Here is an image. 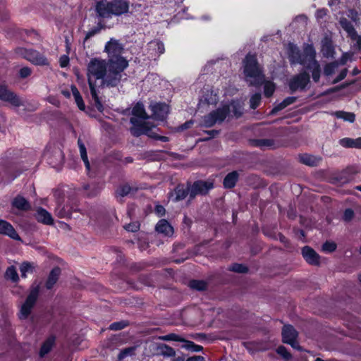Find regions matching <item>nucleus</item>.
I'll use <instances>...</instances> for the list:
<instances>
[{
  "mask_svg": "<svg viewBox=\"0 0 361 361\" xmlns=\"http://www.w3.org/2000/svg\"><path fill=\"white\" fill-rule=\"evenodd\" d=\"M260 101L261 94L259 93L255 94L250 100V107L253 109H256L259 105Z\"/></svg>",
  "mask_w": 361,
  "mask_h": 361,
  "instance_id": "nucleus-41",
  "label": "nucleus"
},
{
  "mask_svg": "<svg viewBox=\"0 0 361 361\" xmlns=\"http://www.w3.org/2000/svg\"><path fill=\"white\" fill-rule=\"evenodd\" d=\"M264 95L267 97H271L275 91V85L273 82L267 81L264 83Z\"/></svg>",
  "mask_w": 361,
  "mask_h": 361,
  "instance_id": "nucleus-40",
  "label": "nucleus"
},
{
  "mask_svg": "<svg viewBox=\"0 0 361 361\" xmlns=\"http://www.w3.org/2000/svg\"><path fill=\"white\" fill-rule=\"evenodd\" d=\"M326 15V11L324 9L319 10L317 12V18H322L323 16Z\"/></svg>",
  "mask_w": 361,
  "mask_h": 361,
  "instance_id": "nucleus-62",
  "label": "nucleus"
},
{
  "mask_svg": "<svg viewBox=\"0 0 361 361\" xmlns=\"http://www.w3.org/2000/svg\"><path fill=\"white\" fill-rule=\"evenodd\" d=\"M302 255L308 264L312 265H318L319 264V255L310 247H304L302 250Z\"/></svg>",
  "mask_w": 361,
  "mask_h": 361,
  "instance_id": "nucleus-16",
  "label": "nucleus"
},
{
  "mask_svg": "<svg viewBox=\"0 0 361 361\" xmlns=\"http://www.w3.org/2000/svg\"><path fill=\"white\" fill-rule=\"evenodd\" d=\"M78 147H79V149H80L81 159L85 164L87 171H89L90 170V164L88 158H87L85 146L84 143L81 141L80 139H78Z\"/></svg>",
  "mask_w": 361,
  "mask_h": 361,
  "instance_id": "nucleus-26",
  "label": "nucleus"
},
{
  "mask_svg": "<svg viewBox=\"0 0 361 361\" xmlns=\"http://www.w3.org/2000/svg\"><path fill=\"white\" fill-rule=\"evenodd\" d=\"M56 212L58 213V215L60 217H66L69 216L70 215V213L68 212L63 211L62 209L59 210V209H57Z\"/></svg>",
  "mask_w": 361,
  "mask_h": 361,
  "instance_id": "nucleus-59",
  "label": "nucleus"
},
{
  "mask_svg": "<svg viewBox=\"0 0 361 361\" xmlns=\"http://www.w3.org/2000/svg\"><path fill=\"white\" fill-rule=\"evenodd\" d=\"M125 229L130 232H136L140 228V224L137 221L130 223L124 226Z\"/></svg>",
  "mask_w": 361,
  "mask_h": 361,
  "instance_id": "nucleus-47",
  "label": "nucleus"
},
{
  "mask_svg": "<svg viewBox=\"0 0 361 361\" xmlns=\"http://www.w3.org/2000/svg\"><path fill=\"white\" fill-rule=\"evenodd\" d=\"M283 341L297 348L298 343L296 341L298 332L291 325H285L282 330Z\"/></svg>",
  "mask_w": 361,
  "mask_h": 361,
  "instance_id": "nucleus-12",
  "label": "nucleus"
},
{
  "mask_svg": "<svg viewBox=\"0 0 361 361\" xmlns=\"http://www.w3.org/2000/svg\"><path fill=\"white\" fill-rule=\"evenodd\" d=\"M289 59L292 63H298L297 59H301V54L299 49L292 44H290Z\"/></svg>",
  "mask_w": 361,
  "mask_h": 361,
  "instance_id": "nucleus-33",
  "label": "nucleus"
},
{
  "mask_svg": "<svg viewBox=\"0 0 361 361\" xmlns=\"http://www.w3.org/2000/svg\"><path fill=\"white\" fill-rule=\"evenodd\" d=\"M348 73V70L346 68L342 70L339 73L338 76L335 79L334 83L338 82L343 79H344Z\"/></svg>",
  "mask_w": 361,
  "mask_h": 361,
  "instance_id": "nucleus-54",
  "label": "nucleus"
},
{
  "mask_svg": "<svg viewBox=\"0 0 361 361\" xmlns=\"http://www.w3.org/2000/svg\"><path fill=\"white\" fill-rule=\"evenodd\" d=\"M155 45L157 46L159 54H163L164 52V46L162 42H156Z\"/></svg>",
  "mask_w": 361,
  "mask_h": 361,
  "instance_id": "nucleus-58",
  "label": "nucleus"
},
{
  "mask_svg": "<svg viewBox=\"0 0 361 361\" xmlns=\"http://www.w3.org/2000/svg\"><path fill=\"white\" fill-rule=\"evenodd\" d=\"M59 62H60V66L62 68H64V67L67 66L68 63H69V58H68V56H67L66 55H63V56H61L60 59H59Z\"/></svg>",
  "mask_w": 361,
  "mask_h": 361,
  "instance_id": "nucleus-53",
  "label": "nucleus"
},
{
  "mask_svg": "<svg viewBox=\"0 0 361 361\" xmlns=\"http://www.w3.org/2000/svg\"><path fill=\"white\" fill-rule=\"evenodd\" d=\"M213 188V183L206 181H196L189 188V199H194L197 195H204Z\"/></svg>",
  "mask_w": 361,
  "mask_h": 361,
  "instance_id": "nucleus-9",
  "label": "nucleus"
},
{
  "mask_svg": "<svg viewBox=\"0 0 361 361\" xmlns=\"http://www.w3.org/2000/svg\"><path fill=\"white\" fill-rule=\"evenodd\" d=\"M19 74H20V78H25L28 77L29 75H30L31 69L28 67H23V68H20V70L19 71Z\"/></svg>",
  "mask_w": 361,
  "mask_h": 361,
  "instance_id": "nucleus-48",
  "label": "nucleus"
},
{
  "mask_svg": "<svg viewBox=\"0 0 361 361\" xmlns=\"http://www.w3.org/2000/svg\"><path fill=\"white\" fill-rule=\"evenodd\" d=\"M153 117L157 120L163 121L169 112V106L164 103H156L150 106Z\"/></svg>",
  "mask_w": 361,
  "mask_h": 361,
  "instance_id": "nucleus-14",
  "label": "nucleus"
},
{
  "mask_svg": "<svg viewBox=\"0 0 361 361\" xmlns=\"http://www.w3.org/2000/svg\"><path fill=\"white\" fill-rule=\"evenodd\" d=\"M39 293V287L38 286L32 288L25 300L22 305L19 317L20 319H26L31 312V310L35 305Z\"/></svg>",
  "mask_w": 361,
  "mask_h": 361,
  "instance_id": "nucleus-7",
  "label": "nucleus"
},
{
  "mask_svg": "<svg viewBox=\"0 0 361 361\" xmlns=\"http://www.w3.org/2000/svg\"><path fill=\"white\" fill-rule=\"evenodd\" d=\"M310 82L309 74L303 72L292 77L289 81V87L292 92L304 90Z\"/></svg>",
  "mask_w": 361,
  "mask_h": 361,
  "instance_id": "nucleus-8",
  "label": "nucleus"
},
{
  "mask_svg": "<svg viewBox=\"0 0 361 361\" xmlns=\"http://www.w3.org/2000/svg\"><path fill=\"white\" fill-rule=\"evenodd\" d=\"M300 161L308 166H316L320 161V159L312 155L303 154L300 157Z\"/></svg>",
  "mask_w": 361,
  "mask_h": 361,
  "instance_id": "nucleus-29",
  "label": "nucleus"
},
{
  "mask_svg": "<svg viewBox=\"0 0 361 361\" xmlns=\"http://www.w3.org/2000/svg\"><path fill=\"white\" fill-rule=\"evenodd\" d=\"M13 206L22 210H27L30 207L28 202L21 196H18L13 200Z\"/></svg>",
  "mask_w": 361,
  "mask_h": 361,
  "instance_id": "nucleus-28",
  "label": "nucleus"
},
{
  "mask_svg": "<svg viewBox=\"0 0 361 361\" xmlns=\"http://www.w3.org/2000/svg\"><path fill=\"white\" fill-rule=\"evenodd\" d=\"M0 234L6 235L14 240H20L13 226L8 222L0 219Z\"/></svg>",
  "mask_w": 361,
  "mask_h": 361,
  "instance_id": "nucleus-18",
  "label": "nucleus"
},
{
  "mask_svg": "<svg viewBox=\"0 0 361 361\" xmlns=\"http://www.w3.org/2000/svg\"><path fill=\"white\" fill-rule=\"evenodd\" d=\"M0 99L8 102L15 106H20L23 104L20 99L4 85H0Z\"/></svg>",
  "mask_w": 361,
  "mask_h": 361,
  "instance_id": "nucleus-13",
  "label": "nucleus"
},
{
  "mask_svg": "<svg viewBox=\"0 0 361 361\" xmlns=\"http://www.w3.org/2000/svg\"><path fill=\"white\" fill-rule=\"evenodd\" d=\"M133 190V188L128 184L121 185L117 188L116 196L117 198H122L129 195Z\"/></svg>",
  "mask_w": 361,
  "mask_h": 361,
  "instance_id": "nucleus-30",
  "label": "nucleus"
},
{
  "mask_svg": "<svg viewBox=\"0 0 361 361\" xmlns=\"http://www.w3.org/2000/svg\"><path fill=\"white\" fill-rule=\"evenodd\" d=\"M127 326H128V322L121 321V322H117L112 323L109 326V329L111 330L118 331V330L123 329V328H125Z\"/></svg>",
  "mask_w": 361,
  "mask_h": 361,
  "instance_id": "nucleus-44",
  "label": "nucleus"
},
{
  "mask_svg": "<svg viewBox=\"0 0 361 361\" xmlns=\"http://www.w3.org/2000/svg\"><path fill=\"white\" fill-rule=\"evenodd\" d=\"M354 216V212L351 209H347L344 212L343 219L345 221H350Z\"/></svg>",
  "mask_w": 361,
  "mask_h": 361,
  "instance_id": "nucleus-49",
  "label": "nucleus"
},
{
  "mask_svg": "<svg viewBox=\"0 0 361 361\" xmlns=\"http://www.w3.org/2000/svg\"><path fill=\"white\" fill-rule=\"evenodd\" d=\"M190 288L197 290H203L207 288V283L203 281L192 280L189 282Z\"/></svg>",
  "mask_w": 361,
  "mask_h": 361,
  "instance_id": "nucleus-37",
  "label": "nucleus"
},
{
  "mask_svg": "<svg viewBox=\"0 0 361 361\" xmlns=\"http://www.w3.org/2000/svg\"><path fill=\"white\" fill-rule=\"evenodd\" d=\"M24 57L36 65H46L48 63L46 57L35 50H25Z\"/></svg>",
  "mask_w": 361,
  "mask_h": 361,
  "instance_id": "nucleus-15",
  "label": "nucleus"
},
{
  "mask_svg": "<svg viewBox=\"0 0 361 361\" xmlns=\"http://www.w3.org/2000/svg\"><path fill=\"white\" fill-rule=\"evenodd\" d=\"M61 274V269L59 267H54L50 272L47 281L46 282V288L51 289L57 282L59 277Z\"/></svg>",
  "mask_w": 361,
  "mask_h": 361,
  "instance_id": "nucleus-22",
  "label": "nucleus"
},
{
  "mask_svg": "<svg viewBox=\"0 0 361 361\" xmlns=\"http://www.w3.org/2000/svg\"><path fill=\"white\" fill-rule=\"evenodd\" d=\"M278 354L281 355L283 358L288 360L291 357L290 354L288 352L284 346H279L276 350Z\"/></svg>",
  "mask_w": 361,
  "mask_h": 361,
  "instance_id": "nucleus-46",
  "label": "nucleus"
},
{
  "mask_svg": "<svg viewBox=\"0 0 361 361\" xmlns=\"http://www.w3.org/2000/svg\"><path fill=\"white\" fill-rule=\"evenodd\" d=\"M336 249V244L334 242L326 241L322 245V250L326 252H332Z\"/></svg>",
  "mask_w": 361,
  "mask_h": 361,
  "instance_id": "nucleus-42",
  "label": "nucleus"
},
{
  "mask_svg": "<svg viewBox=\"0 0 361 361\" xmlns=\"http://www.w3.org/2000/svg\"><path fill=\"white\" fill-rule=\"evenodd\" d=\"M192 124V121H190L188 122H185L181 127L182 129H187L190 127V126Z\"/></svg>",
  "mask_w": 361,
  "mask_h": 361,
  "instance_id": "nucleus-63",
  "label": "nucleus"
},
{
  "mask_svg": "<svg viewBox=\"0 0 361 361\" xmlns=\"http://www.w3.org/2000/svg\"><path fill=\"white\" fill-rule=\"evenodd\" d=\"M123 73L105 60L93 59L87 65V78L92 98L94 105L99 111H103V105L97 94L94 80H102V84L115 87L121 80Z\"/></svg>",
  "mask_w": 361,
  "mask_h": 361,
  "instance_id": "nucleus-1",
  "label": "nucleus"
},
{
  "mask_svg": "<svg viewBox=\"0 0 361 361\" xmlns=\"http://www.w3.org/2000/svg\"><path fill=\"white\" fill-rule=\"evenodd\" d=\"M238 173L232 171L226 175L224 180V186L226 188H233L238 180Z\"/></svg>",
  "mask_w": 361,
  "mask_h": 361,
  "instance_id": "nucleus-23",
  "label": "nucleus"
},
{
  "mask_svg": "<svg viewBox=\"0 0 361 361\" xmlns=\"http://www.w3.org/2000/svg\"><path fill=\"white\" fill-rule=\"evenodd\" d=\"M185 344L183 345V347L192 352H199L202 350V347L199 345H196L192 341H183Z\"/></svg>",
  "mask_w": 361,
  "mask_h": 361,
  "instance_id": "nucleus-39",
  "label": "nucleus"
},
{
  "mask_svg": "<svg viewBox=\"0 0 361 361\" xmlns=\"http://www.w3.org/2000/svg\"><path fill=\"white\" fill-rule=\"evenodd\" d=\"M188 195H189L188 187H185L183 185H178L171 194V198L173 201L178 202L185 199Z\"/></svg>",
  "mask_w": 361,
  "mask_h": 361,
  "instance_id": "nucleus-21",
  "label": "nucleus"
},
{
  "mask_svg": "<svg viewBox=\"0 0 361 361\" xmlns=\"http://www.w3.org/2000/svg\"><path fill=\"white\" fill-rule=\"evenodd\" d=\"M155 229L157 233L165 236L170 237L173 234V228L166 219L159 220L156 225Z\"/></svg>",
  "mask_w": 361,
  "mask_h": 361,
  "instance_id": "nucleus-19",
  "label": "nucleus"
},
{
  "mask_svg": "<svg viewBox=\"0 0 361 361\" xmlns=\"http://www.w3.org/2000/svg\"><path fill=\"white\" fill-rule=\"evenodd\" d=\"M308 69L312 71V79L315 82H317L320 78L321 68L318 63L310 67Z\"/></svg>",
  "mask_w": 361,
  "mask_h": 361,
  "instance_id": "nucleus-38",
  "label": "nucleus"
},
{
  "mask_svg": "<svg viewBox=\"0 0 361 361\" xmlns=\"http://www.w3.org/2000/svg\"><path fill=\"white\" fill-rule=\"evenodd\" d=\"M159 353L163 356L173 357L176 355L175 350L170 346L162 344L159 346Z\"/></svg>",
  "mask_w": 361,
  "mask_h": 361,
  "instance_id": "nucleus-34",
  "label": "nucleus"
},
{
  "mask_svg": "<svg viewBox=\"0 0 361 361\" xmlns=\"http://www.w3.org/2000/svg\"><path fill=\"white\" fill-rule=\"evenodd\" d=\"M96 32H97L96 30H92V31L88 32L86 35L85 39H87L92 37Z\"/></svg>",
  "mask_w": 361,
  "mask_h": 361,
  "instance_id": "nucleus-64",
  "label": "nucleus"
},
{
  "mask_svg": "<svg viewBox=\"0 0 361 361\" xmlns=\"http://www.w3.org/2000/svg\"><path fill=\"white\" fill-rule=\"evenodd\" d=\"M35 217L37 220L46 225L53 224L54 219L49 212L43 208H38L37 209Z\"/></svg>",
  "mask_w": 361,
  "mask_h": 361,
  "instance_id": "nucleus-20",
  "label": "nucleus"
},
{
  "mask_svg": "<svg viewBox=\"0 0 361 361\" xmlns=\"http://www.w3.org/2000/svg\"><path fill=\"white\" fill-rule=\"evenodd\" d=\"M287 106L286 105V104L284 103V102H281L280 104H279L277 106H276L271 111V113H276L277 111H279L282 109H283L284 108H286Z\"/></svg>",
  "mask_w": 361,
  "mask_h": 361,
  "instance_id": "nucleus-55",
  "label": "nucleus"
},
{
  "mask_svg": "<svg viewBox=\"0 0 361 361\" xmlns=\"http://www.w3.org/2000/svg\"><path fill=\"white\" fill-rule=\"evenodd\" d=\"M334 115L338 118H341L345 121H348L350 123L354 122L355 119V115L353 113L338 111H336Z\"/></svg>",
  "mask_w": 361,
  "mask_h": 361,
  "instance_id": "nucleus-31",
  "label": "nucleus"
},
{
  "mask_svg": "<svg viewBox=\"0 0 361 361\" xmlns=\"http://www.w3.org/2000/svg\"><path fill=\"white\" fill-rule=\"evenodd\" d=\"M130 123L133 124V127L130 128V133L134 136H140V135L145 134L149 137L160 140L163 142L169 141V138L167 137L159 136L156 132L152 130V128L154 127L153 125H140L137 119L135 118H130Z\"/></svg>",
  "mask_w": 361,
  "mask_h": 361,
  "instance_id": "nucleus-6",
  "label": "nucleus"
},
{
  "mask_svg": "<svg viewBox=\"0 0 361 361\" xmlns=\"http://www.w3.org/2000/svg\"><path fill=\"white\" fill-rule=\"evenodd\" d=\"M341 27L346 31L351 39L355 42V47L357 49H361V36L358 35L352 24L345 18L340 19Z\"/></svg>",
  "mask_w": 361,
  "mask_h": 361,
  "instance_id": "nucleus-11",
  "label": "nucleus"
},
{
  "mask_svg": "<svg viewBox=\"0 0 361 361\" xmlns=\"http://www.w3.org/2000/svg\"><path fill=\"white\" fill-rule=\"evenodd\" d=\"M187 361H205L204 358L202 356H194L190 357L187 360Z\"/></svg>",
  "mask_w": 361,
  "mask_h": 361,
  "instance_id": "nucleus-60",
  "label": "nucleus"
},
{
  "mask_svg": "<svg viewBox=\"0 0 361 361\" xmlns=\"http://www.w3.org/2000/svg\"><path fill=\"white\" fill-rule=\"evenodd\" d=\"M74 99H75V103L77 104V106H78V108L80 110L83 111L85 109V104H84V102L82 100L81 95L79 94L78 96H75V97H74Z\"/></svg>",
  "mask_w": 361,
  "mask_h": 361,
  "instance_id": "nucleus-51",
  "label": "nucleus"
},
{
  "mask_svg": "<svg viewBox=\"0 0 361 361\" xmlns=\"http://www.w3.org/2000/svg\"><path fill=\"white\" fill-rule=\"evenodd\" d=\"M154 212L157 216H162L165 214L166 210L163 206L157 205Z\"/></svg>",
  "mask_w": 361,
  "mask_h": 361,
  "instance_id": "nucleus-52",
  "label": "nucleus"
},
{
  "mask_svg": "<svg viewBox=\"0 0 361 361\" xmlns=\"http://www.w3.org/2000/svg\"><path fill=\"white\" fill-rule=\"evenodd\" d=\"M316 51L312 45H307L305 49L301 59H297L299 64L305 66L307 68L318 63L315 59Z\"/></svg>",
  "mask_w": 361,
  "mask_h": 361,
  "instance_id": "nucleus-10",
  "label": "nucleus"
},
{
  "mask_svg": "<svg viewBox=\"0 0 361 361\" xmlns=\"http://www.w3.org/2000/svg\"><path fill=\"white\" fill-rule=\"evenodd\" d=\"M229 270L237 273H245L247 271V268L240 264H234L229 268Z\"/></svg>",
  "mask_w": 361,
  "mask_h": 361,
  "instance_id": "nucleus-45",
  "label": "nucleus"
},
{
  "mask_svg": "<svg viewBox=\"0 0 361 361\" xmlns=\"http://www.w3.org/2000/svg\"><path fill=\"white\" fill-rule=\"evenodd\" d=\"M132 114L133 116L132 118H136L140 125L147 124L148 126H151L149 123L142 122L140 120H145L148 118L142 104L137 103L136 105L133 108Z\"/></svg>",
  "mask_w": 361,
  "mask_h": 361,
  "instance_id": "nucleus-17",
  "label": "nucleus"
},
{
  "mask_svg": "<svg viewBox=\"0 0 361 361\" xmlns=\"http://www.w3.org/2000/svg\"><path fill=\"white\" fill-rule=\"evenodd\" d=\"M129 4L128 0H100L96 2L95 11L99 17L110 18L113 16H119L128 13Z\"/></svg>",
  "mask_w": 361,
  "mask_h": 361,
  "instance_id": "nucleus-3",
  "label": "nucleus"
},
{
  "mask_svg": "<svg viewBox=\"0 0 361 361\" xmlns=\"http://www.w3.org/2000/svg\"><path fill=\"white\" fill-rule=\"evenodd\" d=\"M159 339L164 341H178V342H183L185 341V340L182 338L180 336L171 333L167 335L161 336L159 337Z\"/></svg>",
  "mask_w": 361,
  "mask_h": 361,
  "instance_id": "nucleus-36",
  "label": "nucleus"
},
{
  "mask_svg": "<svg viewBox=\"0 0 361 361\" xmlns=\"http://www.w3.org/2000/svg\"><path fill=\"white\" fill-rule=\"evenodd\" d=\"M244 73L250 85H259L264 82V75L254 55L246 56L244 60Z\"/></svg>",
  "mask_w": 361,
  "mask_h": 361,
  "instance_id": "nucleus-5",
  "label": "nucleus"
},
{
  "mask_svg": "<svg viewBox=\"0 0 361 361\" xmlns=\"http://www.w3.org/2000/svg\"><path fill=\"white\" fill-rule=\"evenodd\" d=\"M297 98L295 97H288L286 98L283 102L286 105L288 106V105L294 103L296 101Z\"/></svg>",
  "mask_w": 361,
  "mask_h": 361,
  "instance_id": "nucleus-57",
  "label": "nucleus"
},
{
  "mask_svg": "<svg viewBox=\"0 0 361 361\" xmlns=\"http://www.w3.org/2000/svg\"><path fill=\"white\" fill-rule=\"evenodd\" d=\"M5 277L6 279H9L13 282H17L19 279L17 270L14 266H11L7 268Z\"/></svg>",
  "mask_w": 361,
  "mask_h": 361,
  "instance_id": "nucleus-32",
  "label": "nucleus"
},
{
  "mask_svg": "<svg viewBox=\"0 0 361 361\" xmlns=\"http://www.w3.org/2000/svg\"><path fill=\"white\" fill-rule=\"evenodd\" d=\"M133 348H126V349L123 350L122 352H121V353L118 356L119 358L122 359V358L125 357L128 354H130L133 351Z\"/></svg>",
  "mask_w": 361,
  "mask_h": 361,
  "instance_id": "nucleus-56",
  "label": "nucleus"
},
{
  "mask_svg": "<svg viewBox=\"0 0 361 361\" xmlns=\"http://www.w3.org/2000/svg\"><path fill=\"white\" fill-rule=\"evenodd\" d=\"M340 144L345 147H354L361 149V137L356 139L353 138H343L340 140Z\"/></svg>",
  "mask_w": 361,
  "mask_h": 361,
  "instance_id": "nucleus-24",
  "label": "nucleus"
},
{
  "mask_svg": "<svg viewBox=\"0 0 361 361\" xmlns=\"http://www.w3.org/2000/svg\"><path fill=\"white\" fill-rule=\"evenodd\" d=\"M123 50L122 44L113 38L106 42L104 47V51L108 54V62L122 73L128 66V61L121 56Z\"/></svg>",
  "mask_w": 361,
  "mask_h": 361,
  "instance_id": "nucleus-4",
  "label": "nucleus"
},
{
  "mask_svg": "<svg viewBox=\"0 0 361 361\" xmlns=\"http://www.w3.org/2000/svg\"><path fill=\"white\" fill-rule=\"evenodd\" d=\"M71 89L73 97L80 94L78 88L75 85H71Z\"/></svg>",
  "mask_w": 361,
  "mask_h": 361,
  "instance_id": "nucleus-61",
  "label": "nucleus"
},
{
  "mask_svg": "<svg viewBox=\"0 0 361 361\" xmlns=\"http://www.w3.org/2000/svg\"><path fill=\"white\" fill-rule=\"evenodd\" d=\"M55 342V338L54 336L49 337L42 344L39 355L41 357L44 356L46 354H47L51 349L52 348Z\"/></svg>",
  "mask_w": 361,
  "mask_h": 361,
  "instance_id": "nucleus-27",
  "label": "nucleus"
},
{
  "mask_svg": "<svg viewBox=\"0 0 361 361\" xmlns=\"http://www.w3.org/2000/svg\"><path fill=\"white\" fill-rule=\"evenodd\" d=\"M35 267L32 264L25 262L22 263L20 267V271L21 273V276L23 278L27 277V274L32 273L34 271Z\"/></svg>",
  "mask_w": 361,
  "mask_h": 361,
  "instance_id": "nucleus-35",
  "label": "nucleus"
},
{
  "mask_svg": "<svg viewBox=\"0 0 361 361\" xmlns=\"http://www.w3.org/2000/svg\"><path fill=\"white\" fill-rule=\"evenodd\" d=\"M348 16L354 22L359 20V13L357 11L350 9L348 11Z\"/></svg>",
  "mask_w": 361,
  "mask_h": 361,
  "instance_id": "nucleus-50",
  "label": "nucleus"
},
{
  "mask_svg": "<svg viewBox=\"0 0 361 361\" xmlns=\"http://www.w3.org/2000/svg\"><path fill=\"white\" fill-rule=\"evenodd\" d=\"M322 52L324 56L326 58L333 57L334 49L331 42L327 39H324L322 44Z\"/></svg>",
  "mask_w": 361,
  "mask_h": 361,
  "instance_id": "nucleus-25",
  "label": "nucleus"
},
{
  "mask_svg": "<svg viewBox=\"0 0 361 361\" xmlns=\"http://www.w3.org/2000/svg\"><path fill=\"white\" fill-rule=\"evenodd\" d=\"M337 63H331L324 67V73L326 76L331 75L334 73L335 69L337 68Z\"/></svg>",
  "mask_w": 361,
  "mask_h": 361,
  "instance_id": "nucleus-43",
  "label": "nucleus"
},
{
  "mask_svg": "<svg viewBox=\"0 0 361 361\" xmlns=\"http://www.w3.org/2000/svg\"><path fill=\"white\" fill-rule=\"evenodd\" d=\"M243 114V105L239 101H233L228 105L212 111L203 118V125L205 127H212L216 123L223 122L228 116L240 117Z\"/></svg>",
  "mask_w": 361,
  "mask_h": 361,
  "instance_id": "nucleus-2",
  "label": "nucleus"
}]
</instances>
